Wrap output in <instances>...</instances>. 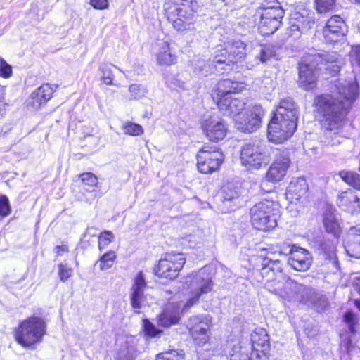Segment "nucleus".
I'll return each mask as SVG.
<instances>
[{"label":"nucleus","instance_id":"f03ea898","mask_svg":"<svg viewBox=\"0 0 360 360\" xmlns=\"http://www.w3.org/2000/svg\"><path fill=\"white\" fill-rule=\"evenodd\" d=\"M163 8L167 20L179 31L190 30L198 8L197 0H165Z\"/></svg>","mask_w":360,"mask_h":360},{"label":"nucleus","instance_id":"e2e57ef3","mask_svg":"<svg viewBox=\"0 0 360 360\" xmlns=\"http://www.w3.org/2000/svg\"><path fill=\"white\" fill-rule=\"evenodd\" d=\"M327 259L335 266L339 268L336 254L334 252H330L328 255H327Z\"/></svg>","mask_w":360,"mask_h":360},{"label":"nucleus","instance_id":"cd10ccee","mask_svg":"<svg viewBox=\"0 0 360 360\" xmlns=\"http://www.w3.org/2000/svg\"><path fill=\"white\" fill-rule=\"evenodd\" d=\"M226 46V53H229V62H232L233 64L236 63L245 56V44L242 41H234L229 43Z\"/></svg>","mask_w":360,"mask_h":360},{"label":"nucleus","instance_id":"c9c22d12","mask_svg":"<svg viewBox=\"0 0 360 360\" xmlns=\"http://www.w3.org/2000/svg\"><path fill=\"white\" fill-rule=\"evenodd\" d=\"M340 178L347 184L360 191V174L352 171H340Z\"/></svg>","mask_w":360,"mask_h":360},{"label":"nucleus","instance_id":"0eeeda50","mask_svg":"<svg viewBox=\"0 0 360 360\" xmlns=\"http://www.w3.org/2000/svg\"><path fill=\"white\" fill-rule=\"evenodd\" d=\"M185 262L186 258L181 253H166L165 257L159 260L154 271L159 277L172 280L178 276Z\"/></svg>","mask_w":360,"mask_h":360},{"label":"nucleus","instance_id":"bb28decb","mask_svg":"<svg viewBox=\"0 0 360 360\" xmlns=\"http://www.w3.org/2000/svg\"><path fill=\"white\" fill-rule=\"evenodd\" d=\"M136 356V345L134 338H130L120 346L116 354L115 359L134 360Z\"/></svg>","mask_w":360,"mask_h":360},{"label":"nucleus","instance_id":"8fccbe9b","mask_svg":"<svg viewBox=\"0 0 360 360\" xmlns=\"http://www.w3.org/2000/svg\"><path fill=\"white\" fill-rule=\"evenodd\" d=\"M114 238L113 233L110 231H105L101 233L99 236L98 248L102 250L105 248L110 243L112 242Z\"/></svg>","mask_w":360,"mask_h":360},{"label":"nucleus","instance_id":"ddd939ff","mask_svg":"<svg viewBox=\"0 0 360 360\" xmlns=\"http://www.w3.org/2000/svg\"><path fill=\"white\" fill-rule=\"evenodd\" d=\"M313 289L302 284L298 283L294 280L288 278L285 281L284 292L282 293V298L288 301L307 302L309 300L313 295Z\"/></svg>","mask_w":360,"mask_h":360},{"label":"nucleus","instance_id":"aec40b11","mask_svg":"<svg viewBox=\"0 0 360 360\" xmlns=\"http://www.w3.org/2000/svg\"><path fill=\"white\" fill-rule=\"evenodd\" d=\"M219 110L224 115L234 116L238 115L245 106V102L240 98L222 97L217 102Z\"/></svg>","mask_w":360,"mask_h":360},{"label":"nucleus","instance_id":"79ce46f5","mask_svg":"<svg viewBox=\"0 0 360 360\" xmlns=\"http://www.w3.org/2000/svg\"><path fill=\"white\" fill-rule=\"evenodd\" d=\"M239 197V193L233 185L227 184L223 187L222 198L224 202H231L237 200Z\"/></svg>","mask_w":360,"mask_h":360},{"label":"nucleus","instance_id":"864d4df0","mask_svg":"<svg viewBox=\"0 0 360 360\" xmlns=\"http://www.w3.org/2000/svg\"><path fill=\"white\" fill-rule=\"evenodd\" d=\"M294 20L297 22V25H299V28L301 30L303 34L311 29L314 24V22L311 21L309 18L302 16L300 18H297Z\"/></svg>","mask_w":360,"mask_h":360},{"label":"nucleus","instance_id":"49530a36","mask_svg":"<svg viewBox=\"0 0 360 360\" xmlns=\"http://www.w3.org/2000/svg\"><path fill=\"white\" fill-rule=\"evenodd\" d=\"M267 262L270 264V266H273L276 274H283L282 273V265L279 258L275 255V253L269 252L266 258L264 259V262Z\"/></svg>","mask_w":360,"mask_h":360},{"label":"nucleus","instance_id":"20e7f679","mask_svg":"<svg viewBox=\"0 0 360 360\" xmlns=\"http://www.w3.org/2000/svg\"><path fill=\"white\" fill-rule=\"evenodd\" d=\"M240 161L248 169H258L270 160V153L265 143L259 139L250 140L240 150Z\"/></svg>","mask_w":360,"mask_h":360},{"label":"nucleus","instance_id":"3c124183","mask_svg":"<svg viewBox=\"0 0 360 360\" xmlns=\"http://www.w3.org/2000/svg\"><path fill=\"white\" fill-rule=\"evenodd\" d=\"M129 91L130 93L131 99H139L144 96L146 91L141 85L134 84L129 86Z\"/></svg>","mask_w":360,"mask_h":360},{"label":"nucleus","instance_id":"c756f323","mask_svg":"<svg viewBox=\"0 0 360 360\" xmlns=\"http://www.w3.org/2000/svg\"><path fill=\"white\" fill-rule=\"evenodd\" d=\"M289 278L285 276L283 274H276V278L271 281L266 282L264 288L269 292L278 295L282 297V293L284 292V286L285 285L286 280Z\"/></svg>","mask_w":360,"mask_h":360},{"label":"nucleus","instance_id":"a211bd4d","mask_svg":"<svg viewBox=\"0 0 360 360\" xmlns=\"http://www.w3.org/2000/svg\"><path fill=\"white\" fill-rule=\"evenodd\" d=\"M264 111L261 105H255L248 110L243 122L238 124V129L244 132L251 133L261 124Z\"/></svg>","mask_w":360,"mask_h":360},{"label":"nucleus","instance_id":"1a4fd4ad","mask_svg":"<svg viewBox=\"0 0 360 360\" xmlns=\"http://www.w3.org/2000/svg\"><path fill=\"white\" fill-rule=\"evenodd\" d=\"M296 128L297 122L295 121L281 119L274 115L268 125V139L276 143H282L294 134Z\"/></svg>","mask_w":360,"mask_h":360},{"label":"nucleus","instance_id":"ea45409f","mask_svg":"<svg viewBox=\"0 0 360 360\" xmlns=\"http://www.w3.org/2000/svg\"><path fill=\"white\" fill-rule=\"evenodd\" d=\"M260 358L259 353L252 351L249 354L246 349H240L238 352H236L231 356V360H261Z\"/></svg>","mask_w":360,"mask_h":360},{"label":"nucleus","instance_id":"c85d7f7f","mask_svg":"<svg viewBox=\"0 0 360 360\" xmlns=\"http://www.w3.org/2000/svg\"><path fill=\"white\" fill-rule=\"evenodd\" d=\"M323 222L326 231L332 233L335 237H338L340 227L335 214L330 210H327L323 213Z\"/></svg>","mask_w":360,"mask_h":360},{"label":"nucleus","instance_id":"e433bc0d","mask_svg":"<svg viewBox=\"0 0 360 360\" xmlns=\"http://www.w3.org/2000/svg\"><path fill=\"white\" fill-rule=\"evenodd\" d=\"M276 57V47L271 44L261 45L259 52L257 56V58L262 63H266L271 58Z\"/></svg>","mask_w":360,"mask_h":360},{"label":"nucleus","instance_id":"680f3d73","mask_svg":"<svg viewBox=\"0 0 360 360\" xmlns=\"http://www.w3.org/2000/svg\"><path fill=\"white\" fill-rule=\"evenodd\" d=\"M342 198H346L347 199H349L351 200V202L355 204H358V207L360 210V198L354 195H353L352 193H345V195H343Z\"/></svg>","mask_w":360,"mask_h":360},{"label":"nucleus","instance_id":"a878e982","mask_svg":"<svg viewBox=\"0 0 360 360\" xmlns=\"http://www.w3.org/2000/svg\"><path fill=\"white\" fill-rule=\"evenodd\" d=\"M243 89L244 85L243 83L226 79L220 80L217 84L214 92L219 101L222 97H229L228 95L240 92Z\"/></svg>","mask_w":360,"mask_h":360},{"label":"nucleus","instance_id":"9b49d317","mask_svg":"<svg viewBox=\"0 0 360 360\" xmlns=\"http://www.w3.org/2000/svg\"><path fill=\"white\" fill-rule=\"evenodd\" d=\"M284 13L281 6L264 8L259 25L260 32L264 35L275 32L281 23Z\"/></svg>","mask_w":360,"mask_h":360},{"label":"nucleus","instance_id":"2eb2a0df","mask_svg":"<svg viewBox=\"0 0 360 360\" xmlns=\"http://www.w3.org/2000/svg\"><path fill=\"white\" fill-rule=\"evenodd\" d=\"M347 32V25L340 15H333L329 18L322 30L324 39L328 43L338 41Z\"/></svg>","mask_w":360,"mask_h":360},{"label":"nucleus","instance_id":"f8f14e48","mask_svg":"<svg viewBox=\"0 0 360 360\" xmlns=\"http://www.w3.org/2000/svg\"><path fill=\"white\" fill-rule=\"evenodd\" d=\"M290 165V158L286 151L276 150V158L266 174V180L261 183V188L269 182H276L281 181L285 175Z\"/></svg>","mask_w":360,"mask_h":360},{"label":"nucleus","instance_id":"4be33fe9","mask_svg":"<svg viewBox=\"0 0 360 360\" xmlns=\"http://www.w3.org/2000/svg\"><path fill=\"white\" fill-rule=\"evenodd\" d=\"M57 87V85H54L53 88L49 84H42L31 94L29 104L33 108L39 109L41 105L46 103L51 98Z\"/></svg>","mask_w":360,"mask_h":360},{"label":"nucleus","instance_id":"f257e3e1","mask_svg":"<svg viewBox=\"0 0 360 360\" xmlns=\"http://www.w3.org/2000/svg\"><path fill=\"white\" fill-rule=\"evenodd\" d=\"M358 89L356 82L338 79L332 82L330 94L314 98L317 111L322 115L321 125L327 131V144L336 146L345 140V137L340 134L347 122L352 105L359 96Z\"/></svg>","mask_w":360,"mask_h":360},{"label":"nucleus","instance_id":"774afa93","mask_svg":"<svg viewBox=\"0 0 360 360\" xmlns=\"http://www.w3.org/2000/svg\"><path fill=\"white\" fill-rule=\"evenodd\" d=\"M355 59L360 65V46H357L355 49Z\"/></svg>","mask_w":360,"mask_h":360},{"label":"nucleus","instance_id":"39448f33","mask_svg":"<svg viewBox=\"0 0 360 360\" xmlns=\"http://www.w3.org/2000/svg\"><path fill=\"white\" fill-rule=\"evenodd\" d=\"M45 321L36 316L23 321L15 331V339L19 344L29 347L41 341L46 333Z\"/></svg>","mask_w":360,"mask_h":360},{"label":"nucleus","instance_id":"473e14b6","mask_svg":"<svg viewBox=\"0 0 360 360\" xmlns=\"http://www.w3.org/2000/svg\"><path fill=\"white\" fill-rule=\"evenodd\" d=\"M194 71L200 76L205 77L211 73L215 65L212 61H206L205 59L199 58L194 62Z\"/></svg>","mask_w":360,"mask_h":360},{"label":"nucleus","instance_id":"338daca9","mask_svg":"<svg viewBox=\"0 0 360 360\" xmlns=\"http://www.w3.org/2000/svg\"><path fill=\"white\" fill-rule=\"evenodd\" d=\"M344 347L346 349L348 354H350L352 351L353 346L352 345V342L350 339H348L347 342L344 344Z\"/></svg>","mask_w":360,"mask_h":360},{"label":"nucleus","instance_id":"09e8293b","mask_svg":"<svg viewBox=\"0 0 360 360\" xmlns=\"http://www.w3.org/2000/svg\"><path fill=\"white\" fill-rule=\"evenodd\" d=\"M344 321L348 326L350 332L354 333L356 332L355 325L358 323V318L356 315L352 311H349L345 314Z\"/></svg>","mask_w":360,"mask_h":360},{"label":"nucleus","instance_id":"a19ab883","mask_svg":"<svg viewBox=\"0 0 360 360\" xmlns=\"http://www.w3.org/2000/svg\"><path fill=\"white\" fill-rule=\"evenodd\" d=\"M179 317L176 314H171L168 310L164 311L160 316L159 323L164 327H169L178 323Z\"/></svg>","mask_w":360,"mask_h":360},{"label":"nucleus","instance_id":"f704fd0d","mask_svg":"<svg viewBox=\"0 0 360 360\" xmlns=\"http://www.w3.org/2000/svg\"><path fill=\"white\" fill-rule=\"evenodd\" d=\"M117 68L120 72H124L117 68L115 65H113L112 64L108 63H103L101 64L99 67V70L101 72V79L102 81L107 85H114L113 79H114V75L112 73V68ZM117 86H119L118 84H116Z\"/></svg>","mask_w":360,"mask_h":360},{"label":"nucleus","instance_id":"4468645a","mask_svg":"<svg viewBox=\"0 0 360 360\" xmlns=\"http://www.w3.org/2000/svg\"><path fill=\"white\" fill-rule=\"evenodd\" d=\"M319 68L315 62H309V54L302 58L299 63V83L302 88L305 89L314 88Z\"/></svg>","mask_w":360,"mask_h":360},{"label":"nucleus","instance_id":"a18cd8bd","mask_svg":"<svg viewBox=\"0 0 360 360\" xmlns=\"http://www.w3.org/2000/svg\"><path fill=\"white\" fill-rule=\"evenodd\" d=\"M315 4L319 13H326L334 8L335 0H315Z\"/></svg>","mask_w":360,"mask_h":360},{"label":"nucleus","instance_id":"6e6d98bb","mask_svg":"<svg viewBox=\"0 0 360 360\" xmlns=\"http://www.w3.org/2000/svg\"><path fill=\"white\" fill-rule=\"evenodd\" d=\"M12 75V67L5 60L0 57V76L8 78Z\"/></svg>","mask_w":360,"mask_h":360},{"label":"nucleus","instance_id":"6ab92c4d","mask_svg":"<svg viewBox=\"0 0 360 360\" xmlns=\"http://www.w3.org/2000/svg\"><path fill=\"white\" fill-rule=\"evenodd\" d=\"M308 191L309 186L304 178L294 179L287 188L286 196L291 203L298 201L304 202L307 200Z\"/></svg>","mask_w":360,"mask_h":360},{"label":"nucleus","instance_id":"69168bd1","mask_svg":"<svg viewBox=\"0 0 360 360\" xmlns=\"http://www.w3.org/2000/svg\"><path fill=\"white\" fill-rule=\"evenodd\" d=\"M279 3L277 0H267L266 3L264 4V8L272 7V6H279Z\"/></svg>","mask_w":360,"mask_h":360},{"label":"nucleus","instance_id":"5701e85b","mask_svg":"<svg viewBox=\"0 0 360 360\" xmlns=\"http://www.w3.org/2000/svg\"><path fill=\"white\" fill-rule=\"evenodd\" d=\"M274 115H278L281 119L288 118L297 122L299 110L294 100L289 97L280 101Z\"/></svg>","mask_w":360,"mask_h":360},{"label":"nucleus","instance_id":"13d9d810","mask_svg":"<svg viewBox=\"0 0 360 360\" xmlns=\"http://www.w3.org/2000/svg\"><path fill=\"white\" fill-rule=\"evenodd\" d=\"M144 330L146 333L150 337H155L161 330L157 329L149 321H144Z\"/></svg>","mask_w":360,"mask_h":360},{"label":"nucleus","instance_id":"603ef678","mask_svg":"<svg viewBox=\"0 0 360 360\" xmlns=\"http://www.w3.org/2000/svg\"><path fill=\"white\" fill-rule=\"evenodd\" d=\"M302 34H303V32L299 28V25H297V22L295 20L290 22V25L287 31L288 36L292 39H297L300 37Z\"/></svg>","mask_w":360,"mask_h":360},{"label":"nucleus","instance_id":"393cba45","mask_svg":"<svg viewBox=\"0 0 360 360\" xmlns=\"http://www.w3.org/2000/svg\"><path fill=\"white\" fill-rule=\"evenodd\" d=\"M345 248L350 257L360 258V229H349L345 243Z\"/></svg>","mask_w":360,"mask_h":360},{"label":"nucleus","instance_id":"37998d69","mask_svg":"<svg viewBox=\"0 0 360 360\" xmlns=\"http://www.w3.org/2000/svg\"><path fill=\"white\" fill-rule=\"evenodd\" d=\"M184 354L171 350L157 355L156 360H184Z\"/></svg>","mask_w":360,"mask_h":360},{"label":"nucleus","instance_id":"de8ad7c7","mask_svg":"<svg viewBox=\"0 0 360 360\" xmlns=\"http://www.w3.org/2000/svg\"><path fill=\"white\" fill-rule=\"evenodd\" d=\"M79 178L81 179L82 182L86 186H89L91 187L98 186V179L96 176V175H94L91 172L83 173L79 175Z\"/></svg>","mask_w":360,"mask_h":360},{"label":"nucleus","instance_id":"5fc2aeb1","mask_svg":"<svg viewBox=\"0 0 360 360\" xmlns=\"http://www.w3.org/2000/svg\"><path fill=\"white\" fill-rule=\"evenodd\" d=\"M11 207L8 199L6 195L0 197V217H6L10 214Z\"/></svg>","mask_w":360,"mask_h":360},{"label":"nucleus","instance_id":"7ed1b4c3","mask_svg":"<svg viewBox=\"0 0 360 360\" xmlns=\"http://www.w3.org/2000/svg\"><path fill=\"white\" fill-rule=\"evenodd\" d=\"M277 202L264 200L255 204L250 210L252 226L258 230L267 231L277 225Z\"/></svg>","mask_w":360,"mask_h":360},{"label":"nucleus","instance_id":"b1692460","mask_svg":"<svg viewBox=\"0 0 360 360\" xmlns=\"http://www.w3.org/2000/svg\"><path fill=\"white\" fill-rule=\"evenodd\" d=\"M251 342L254 352H261L265 355L269 349V337L266 330L262 328H257L251 333Z\"/></svg>","mask_w":360,"mask_h":360},{"label":"nucleus","instance_id":"72a5a7b5","mask_svg":"<svg viewBox=\"0 0 360 360\" xmlns=\"http://www.w3.org/2000/svg\"><path fill=\"white\" fill-rule=\"evenodd\" d=\"M338 59V55L335 52H323L315 54H309V62H315L319 67L323 63H333Z\"/></svg>","mask_w":360,"mask_h":360},{"label":"nucleus","instance_id":"f3484780","mask_svg":"<svg viewBox=\"0 0 360 360\" xmlns=\"http://www.w3.org/2000/svg\"><path fill=\"white\" fill-rule=\"evenodd\" d=\"M203 132L212 141L222 140L226 135L227 127L224 121L219 117H210L202 124Z\"/></svg>","mask_w":360,"mask_h":360},{"label":"nucleus","instance_id":"9d476101","mask_svg":"<svg viewBox=\"0 0 360 360\" xmlns=\"http://www.w3.org/2000/svg\"><path fill=\"white\" fill-rule=\"evenodd\" d=\"M211 323V317L206 315L193 316L189 319L186 327L195 344L204 345L207 342Z\"/></svg>","mask_w":360,"mask_h":360},{"label":"nucleus","instance_id":"412c9836","mask_svg":"<svg viewBox=\"0 0 360 360\" xmlns=\"http://www.w3.org/2000/svg\"><path fill=\"white\" fill-rule=\"evenodd\" d=\"M311 263V254L305 249L297 248L288 259V264L297 271L307 270Z\"/></svg>","mask_w":360,"mask_h":360},{"label":"nucleus","instance_id":"0e129e2a","mask_svg":"<svg viewBox=\"0 0 360 360\" xmlns=\"http://www.w3.org/2000/svg\"><path fill=\"white\" fill-rule=\"evenodd\" d=\"M68 250V248L65 245H58L56 247V253L58 255H60L61 252H67Z\"/></svg>","mask_w":360,"mask_h":360},{"label":"nucleus","instance_id":"dca6fc26","mask_svg":"<svg viewBox=\"0 0 360 360\" xmlns=\"http://www.w3.org/2000/svg\"><path fill=\"white\" fill-rule=\"evenodd\" d=\"M146 287L147 282L143 272L139 271L134 278L130 288V303L134 309H140L146 304L144 290Z\"/></svg>","mask_w":360,"mask_h":360},{"label":"nucleus","instance_id":"c03bdc74","mask_svg":"<svg viewBox=\"0 0 360 360\" xmlns=\"http://www.w3.org/2000/svg\"><path fill=\"white\" fill-rule=\"evenodd\" d=\"M219 53H217L212 60V63L214 65V64H226V65L230 66L233 65V63L232 62H229V53H225L227 52V46L219 51Z\"/></svg>","mask_w":360,"mask_h":360},{"label":"nucleus","instance_id":"58836bf2","mask_svg":"<svg viewBox=\"0 0 360 360\" xmlns=\"http://www.w3.org/2000/svg\"><path fill=\"white\" fill-rule=\"evenodd\" d=\"M124 133L130 136H140L144 130L141 125L129 121L124 122L122 125Z\"/></svg>","mask_w":360,"mask_h":360},{"label":"nucleus","instance_id":"423d86ee","mask_svg":"<svg viewBox=\"0 0 360 360\" xmlns=\"http://www.w3.org/2000/svg\"><path fill=\"white\" fill-rule=\"evenodd\" d=\"M185 282L189 290V297L183 311L195 304L201 296L211 292L213 288V282L211 278L202 271L188 275Z\"/></svg>","mask_w":360,"mask_h":360},{"label":"nucleus","instance_id":"7c9ffc66","mask_svg":"<svg viewBox=\"0 0 360 360\" xmlns=\"http://www.w3.org/2000/svg\"><path fill=\"white\" fill-rule=\"evenodd\" d=\"M262 267L260 270L255 271V277L257 282L261 283L264 285L266 282L271 281L276 278V271L273 266H270V264L264 262L262 264Z\"/></svg>","mask_w":360,"mask_h":360},{"label":"nucleus","instance_id":"052dcab7","mask_svg":"<svg viewBox=\"0 0 360 360\" xmlns=\"http://www.w3.org/2000/svg\"><path fill=\"white\" fill-rule=\"evenodd\" d=\"M90 4L96 9H105L108 7V0H91Z\"/></svg>","mask_w":360,"mask_h":360},{"label":"nucleus","instance_id":"6e6552de","mask_svg":"<svg viewBox=\"0 0 360 360\" xmlns=\"http://www.w3.org/2000/svg\"><path fill=\"white\" fill-rule=\"evenodd\" d=\"M224 161V155L215 146H205L197 155V167L200 172L212 173Z\"/></svg>","mask_w":360,"mask_h":360},{"label":"nucleus","instance_id":"4c0bfd02","mask_svg":"<svg viewBox=\"0 0 360 360\" xmlns=\"http://www.w3.org/2000/svg\"><path fill=\"white\" fill-rule=\"evenodd\" d=\"M117 256L114 251H109L103 255L96 262V264H98L101 270H107L112 267Z\"/></svg>","mask_w":360,"mask_h":360},{"label":"nucleus","instance_id":"bf43d9fd","mask_svg":"<svg viewBox=\"0 0 360 360\" xmlns=\"http://www.w3.org/2000/svg\"><path fill=\"white\" fill-rule=\"evenodd\" d=\"M59 276L62 281H66L72 275V269L60 264L58 265Z\"/></svg>","mask_w":360,"mask_h":360},{"label":"nucleus","instance_id":"2f4dec72","mask_svg":"<svg viewBox=\"0 0 360 360\" xmlns=\"http://www.w3.org/2000/svg\"><path fill=\"white\" fill-rule=\"evenodd\" d=\"M158 62L161 65H170L175 61V56L170 52L169 44L165 41L157 56Z\"/></svg>","mask_w":360,"mask_h":360},{"label":"nucleus","instance_id":"4d7b16f0","mask_svg":"<svg viewBox=\"0 0 360 360\" xmlns=\"http://www.w3.org/2000/svg\"><path fill=\"white\" fill-rule=\"evenodd\" d=\"M297 248L295 245L290 246L288 244L283 243L279 247H278V250L276 252H278L279 257L285 256L288 255H292V252L295 251V249Z\"/></svg>","mask_w":360,"mask_h":360}]
</instances>
